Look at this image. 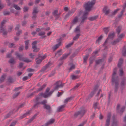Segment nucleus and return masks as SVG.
<instances>
[{
    "instance_id": "f257e3e1",
    "label": "nucleus",
    "mask_w": 126,
    "mask_h": 126,
    "mask_svg": "<svg viewBox=\"0 0 126 126\" xmlns=\"http://www.w3.org/2000/svg\"><path fill=\"white\" fill-rule=\"evenodd\" d=\"M95 2L96 0H93L91 2L89 1L84 4L83 7L85 9V10L83 15L80 18V25L83 24L87 19L89 12L91 10V8L94 5Z\"/></svg>"
},
{
    "instance_id": "f03ea898",
    "label": "nucleus",
    "mask_w": 126,
    "mask_h": 126,
    "mask_svg": "<svg viewBox=\"0 0 126 126\" xmlns=\"http://www.w3.org/2000/svg\"><path fill=\"white\" fill-rule=\"evenodd\" d=\"M117 68L114 69L113 73L112 74V82L113 84L115 83V92H117L118 88V85L119 82V79L117 76H116L115 75L117 73Z\"/></svg>"
},
{
    "instance_id": "7ed1b4c3",
    "label": "nucleus",
    "mask_w": 126,
    "mask_h": 126,
    "mask_svg": "<svg viewBox=\"0 0 126 126\" xmlns=\"http://www.w3.org/2000/svg\"><path fill=\"white\" fill-rule=\"evenodd\" d=\"M119 10V9H117L109 14L110 12V9H109L108 6H104L103 9V12L104 14V15L106 16L108 15L109 17H112L117 13L118 11Z\"/></svg>"
},
{
    "instance_id": "20e7f679",
    "label": "nucleus",
    "mask_w": 126,
    "mask_h": 126,
    "mask_svg": "<svg viewBox=\"0 0 126 126\" xmlns=\"http://www.w3.org/2000/svg\"><path fill=\"white\" fill-rule=\"evenodd\" d=\"M80 109V111H78L75 113L74 115V118H76L79 115L81 117H82L87 111V110L83 107H81Z\"/></svg>"
},
{
    "instance_id": "39448f33",
    "label": "nucleus",
    "mask_w": 126,
    "mask_h": 126,
    "mask_svg": "<svg viewBox=\"0 0 126 126\" xmlns=\"http://www.w3.org/2000/svg\"><path fill=\"white\" fill-rule=\"evenodd\" d=\"M47 100H44L40 102V104L43 105L44 109H46L48 113H50L51 111V107L50 105L47 104Z\"/></svg>"
},
{
    "instance_id": "423d86ee",
    "label": "nucleus",
    "mask_w": 126,
    "mask_h": 126,
    "mask_svg": "<svg viewBox=\"0 0 126 126\" xmlns=\"http://www.w3.org/2000/svg\"><path fill=\"white\" fill-rule=\"evenodd\" d=\"M39 12V11L37 7H35L33 9L32 12V18L35 21L36 20L37 17V14Z\"/></svg>"
},
{
    "instance_id": "0eeeda50",
    "label": "nucleus",
    "mask_w": 126,
    "mask_h": 126,
    "mask_svg": "<svg viewBox=\"0 0 126 126\" xmlns=\"http://www.w3.org/2000/svg\"><path fill=\"white\" fill-rule=\"evenodd\" d=\"M64 83H62V82L60 80L56 82L53 84V85L55 86L54 90L58 89L59 88L63 87L64 86Z\"/></svg>"
},
{
    "instance_id": "6e6552de",
    "label": "nucleus",
    "mask_w": 126,
    "mask_h": 126,
    "mask_svg": "<svg viewBox=\"0 0 126 126\" xmlns=\"http://www.w3.org/2000/svg\"><path fill=\"white\" fill-rule=\"evenodd\" d=\"M114 32L112 33H110L108 37L106 40L105 42H104L103 45V47H104V50H107L108 48L105 45L107 43V41L108 39H112L114 37ZM107 50H105V51H107Z\"/></svg>"
},
{
    "instance_id": "1a4fd4ad",
    "label": "nucleus",
    "mask_w": 126,
    "mask_h": 126,
    "mask_svg": "<svg viewBox=\"0 0 126 126\" xmlns=\"http://www.w3.org/2000/svg\"><path fill=\"white\" fill-rule=\"evenodd\" d=\"M54 90L50 91L48 93H41L39 94V96H42L44 98H47L50 96L53 92Z\"/></svg>"
},
{
    "instance_id": "9d476101",
    "label": "nucleus",
    "mask_w": 126,
    "mask_h": 126,
    "mask_svg": "<svg viewBox=\"0 0 126 126\" xmlns=\"http://www.w3.org/2000/svg\"><path fill=\"white\" fill-rule=\"evenodd\" d=\"M62 38H60L59 39L57 40V42L58 43L56 44L53 47V49L54 51L56 50L62 44Z\"/></svg>"
},
{
    "instance_id": "9b49d317",
    "label": "nucleus",
    "mask_w": 126,
    "mask_h": 126,
    "mask_svg": "<svg viewBox=\"0 0 126 126\" xmlns=\"http://www.w3.org/2000/svg\"><path fill=\"white\" fill-rule=\"evenodd\" d=\"M53 15L56 17V20L58 19L59 17V16L61 14V13H59L58 9L54 10L52 12Z\"/></svg>"
},
{
    "instance_id": "f8f14e48",
    "label": "nucleus",
    "mask_w": 126,
    "mask_h": 126,
    "mask_svg": "<svg viewBox=\"0 0 126 126\" xmlns=\"http://www.w3.org/2000/svg\"><path fill=\"white\" fill-rule=\"evenodd\" d=\"M51 64V63L50 62H49L45 66L42 67L40 71V72H44L50 66Z\"/></svg>"
},
{
    "instance_id": "ddd939ff",
    "label": "nucleus",
    "mask_w": 126,
    "mask_h": 126,
    "mask_svg": "<svg viewBox=\"0 0 126 126\" xmlns=\"http://www.w3.org/2000/svg\"><path fill=\"white\" fill-rule=\"evenodd\" d=\"M0 32L2 33L3 35H7V32L4 27H0Z\"/></svg>"
},
{
    "instance_id": "4468645a",
    "label": "nucleus",
    "mask_w": 126,
    "mask_h": 126,
    "mask_svg": "<svg viewBox=\"0 0 126 126\" xmlns=\"http://www.w3.org/2000/svg\"><path fill=\"white\" fill-rule=\"evenodd\" d=\"M111 117V114L110 113H108L107 116V119L106 121L105 126H109Z\"/></svg>"
},
{
    "instance_id": "2eb2a0df",
    "label": "nucleus",
    "mask_w": 126,
    "mask_h": 126,
    "mask_svg": "<svg viewBox=\"0 0 126 126\" xmlns=\"http://www.w3.org/2000/svg\"><path fill=\"white\" fill-rule=\"evenodd\" d=\"M65 104L62 105L59 107L57 108V112H62L64 110V108L65 107Z\"/></svg>"
},
{
    "instance_id": "dca6fc26",
    "label": "nucleus",
    "mask_w": 126,
    "mask_h": 126,
    "mask_svg": "<svg viewBox=\"0 0 126 126\" xmlns=\"http://www.w3.org/2000/svg\"><path fill=\"white\" fill-rule=\"evenodd\" d=\"M112 118L113 120L111 126H118L119 123L118 121L117 120H114L115 116L114 115L112 116Z\"/></svg>"
},
{
    "instance_id": "f3484780",
    "label": "nucleus",
    "mask_w": 126,
    "mask_h": 126,
    "mask_svg": "<svg viewBox=\"0 0 126 126\" xmlns=\"http://www.w3.org/2000/svg\"><path fill=\"white\" fill-rule=\"evenodd\" d=\"M15 55L16 56V58H18L20 60L22 61L23 58L22 57L23 55H21L17 52H15Z\"/></svg>"
},
{
    "instance_id": "a211bd4d",
    "label": "nucleus",
    "mask_w": 126,
    "mask_h": 126,
    "mask_svg": "<svg viewBox=\"0 0 126 126\" xmlns=\"http://www.w3.org/2000/svg\"><path fill=\"white\" fill-rule=\"evenodd\" d=\"M123 59L122 58H120L119 60L118 63L117 64L118 67L119 68H121L122 65L123 64Z\"/></svg>"
},
{
    "instance_id": "6ab92c4d",
    "label": "nucleus",
    "mask_w": 126,
    "mask_h": 126,
    "mask_svg": "<svg viewBox=\"0 0 126 126\" xmlns=\"http://www.w3.org/2000/svg\"><path fill=\"white\" fill-rule=\"evenodd\" d=\"M70 54L71 53L70 52L67 54H64L63 55L62 57L60 58V61H62L63 60L65 59L68 56L70 55Z\"/></svg>"
},
{
    "instance_id": "aec40b11",
    "label": "nucleus",
    "mask_w": 126,
    "mask_h": 126,
    "mask_svg": "<svg viewBox=\"0 0 126 126\" xmlns=\"http://www.w3.org/2000/svg\"><path fill=\"white\" fill-rule=\"evenodd\" d=\"M74 96H71L70 97L66 99L64 101V103L65 104H66L69 101H70L72 100L74 98Z\"/></svg>"
},
{
    "instance_id": "412c9836",
    "label": "nucleus",
    "mask_w": 126,
    "mask_h": 126,
    "mask_svg": "<svg viewBox=\"0 0 126 126\" xmlns=\"http://www.w3.org/2000/svg\"><path fill=\"white\" fill-rule=\"evenodd\" d=\"M15 110V109H13L12 110L10 111L6 115L5 117V118H8L13 113L14 111Z\"/></svg>"
},
{
    "instance_id": "4be33fe9",
    "label": "nucleus",
    "mask_w": 126,
    "mask_h": 126,
    "mask_svg": "<svg viewBox=\"0 0 126 126\" xmlns=\"http://www.w3.org/2000/svg\"><path fill=\"white\" fill-rule=\"evenodd\" d=\"M55 120L54 119H51L48 122L45 124V126H48L49 125L52 124L55 122Z\"/></svg>"
},
{
    "instance_id": "5701e85b",
    "label": "nucleus",
    "mask_w": 126,
    "mask_h": 126,
    "mask_svg": "<svg viewBox=\"0 0 126 126\" xmlns=\"http://www.w3.org/2000/svg\"><path fill=\"white\" fill-rule=\"evenodd\" d=\"M79 21L78 18L77 16H75L71 24L73 25L77 23Z\"/></svg>"
},
{
    "instance_id": "b1692460",
    "label": "nucleus",
    "mask_w": 126,
    "mask_h": 126,
    "mask_svg": "<svg viewBox=\"0 0 126 126\" xmlns=\"http://www.w3.org/2000/svg\"><path fill=\"white\" fill-rule=\"evenodd\" d=\"M80 29L79 26H77L75 29L74 32L76 33H80Z\"/></svg>"
},
{
    "instance_id": "393cba45",
    "label": "nucleus",
    "mask_w": 126,
    "mask_h": 126,
    "mask_svg": "<svg viewBox=\"0 0 126 126\" xmlns=\"http://www.w3.org/2000/svg\"><path fill=\"white\" fill-rule=\"evenodd\" d=\"M16 61H15L14 58L12 57L8 61V62L10 63L14 64L16 63Z\"/></svg>"
},
{
    "instance_id": "a878e982",
    "label": "nucleus",
    "mask_w": 126,
    "mask_h": 126,
    "mask_svg": "<svg viewBox=\"0 0 126 126\" xmlns=\"http://www.w3.org/2000/svg\"><path fill=\"white\" fill-rule=\"evenodd\" d=\"M39 112H38L36 114H35L34 116H33L32 118L30 119L27 122V123L29 124L35 118V117L38 114Z\"/></svg>"
},
{
    "instance_id": "bb28decb",
    "label": "nucleus",
    "mask_w": 126,
    "mask_h": 126,
    "mask_svg": "<svg viewBox=\"0 0 126 126\" xmlns=\"http://www.w3.org/2000/svg\"><path fill=\"white\" fill-rule=\"evenodd\" d=\"M110 28V27H107L103 28V30L106 34H107L109 32Z\"/></svg>"
},
{
    "instance_id": "cd10ccee",
    "label": "nucleus",
    "mask_w": 126,
    "mask_h": 126,
    "mask_svg": "<svg viewBox=\"0 0 126 126\" xmlns=\"http://www.w3.org/2000/svg\"><path fill=\"white\" fill-rule=\"evenodd\" d=\"M98 16H93L89 17L88 19L90 21H92L95 20L97 18Z\"/></svg>"
},
{
    "instance_id": "c85d7f7f",
    "label": "nucleus",
    "mask_w": 126,
    "mask_h": 126,
    "mask_svg": "<svg viewBox=\"0 0 126 126\" xmlns=\"http://www.w3.org/2000/svg\"><path fill=\"white\" fill-rule=\"evenodd\" d=\"M46 84H44L42 86H41L40 88H39L36 91L37 93H38L40 91L42 90L46 87Z\"/></svg>"
},
{
    "instance_id": "c756f323",
    "label": "nucleus",
    "mask_w": 126,
    "mask_h": 126,
    "mask_svg": "<svg viewBox=\"0 0 126 126\" xmlns=\"http://www.w3.org/2000/svg\"><path fill=\"white\" fill-rule=\"evenodd\" d=\"M80 35V33H77L76 35L73 37V41H76L78 39Z\"/></svg>"
},
{
    "instance_id": "7c9ffc66",
    "label": "nucleus",
    "mask_w": 126,
    "mask_h": 126,
    "mask_svg": "<svg viewBox=\"0 0 126 126\" xmlns=\"http://www.w3.org/2000/svg\"><path fill=\"white\" fill-rule=\"evenodd\" d=\"M102 38V35H101L98 37L97 39L96 40V43L99 44L101 42Z\"/></svg>"
},
{
    "instance_id": "2f4dec72",
    "label": "nucleus",
    "mask_w": 126,
    "mask_h": 126,
    "mask_svg": "<svg viewBox=\"0 0 126 126\" xmlns=\"http://www.w3.org/2000/svg\"><path fill=\"white\" fill-rule=\"evenodd\" d=\"M62 51V50L61 49L59 50L55 54V56H56L57 55V58L60 57L61 55H62V53H60V52H61Z\"/></svg>"
},
{
    "instance_id": "473e14b6",
    "label": "nucleus",
    "mask_w": 126,
    "mask_h": 126,
    "mask_svg": "<svg viewBox=\"0 0 126 126\" xmlns=\"http://www.w3.org/2000/svg\"><path fill=\"white\" fill-rule=\"evenodd\" d=\"M8 82L10 83H12L15 81L12 77H8L7 79Z\"/></svg>"
},
{
    "instance_id": "72a5a7b5",
    "label": "nucleus",
    "mask_w": 126,
    "mask_h": 126,
    "mask_svg": "<svg viewBox=\"0 0 126 126\" xmlns=\"http://www.w3.org/2000/svg\"><path fill=\"white\" fill-rule=\"evenodd\" d=\"M22 61L27 63L30 62H32V60H30L27 58H23Z\"/></svg>"
},
{
    "instance_id": "f704fd0d",
    "label": "nucleus",
    "mask_w": 126,
    "mask_h": 126,
    "mask_svg": "<svg viewBox=\"0 0 126 126\" xmlns=\"http://www.w3.org/2000/svg\"><path fill=\"white\" fill-rule=\"evenodd\" d=\"M6 76V75L5 74L1 76L0 79V81L1 83H2L4 81Z\"/></svg>"
},
{
    "instance_id": "c9c22d12",
    "label": "nucleus",
    "mask_w": 126,
    "mask_h": 126,
    "mask_svg": "<svg viewBox=\"0 0 126 126\" xmlns=\"http://www.w3.org/2000/svg\"><path fill=\"white\" fill-rule=\"evenodd\" d=\"M71 79L72 80H75L79 78L77 76H76L74 75H72L71 76Z\"/></svg>"
},
{
    "instance_id": "e433bc0d",
    "label": "nucleus",
    "mask_w": 126,
    "mask_h": 126,
    "mask_svg": "<svg viewBox=\"0 0 126 126\" xmlns=\"http://www.w3.org/2000/svg\"><path fill=\"white\" fill-rule=\"evenodd\" d=\"M125 36V35L124 33H121L118 36V38L117 39H119V41L121 40V39L124 38Z\"/></svg>"
},
{
    "instance_id": "4c0bfd02",
    "label": "nucleus",
    "mask_w": 126,
    "mask_h": 126,
    "mask_svg": "<svg viewBox=\"0 0 126 126\" xmlns=\"http://www.w3.org/2000/svg\"><path fill=\"white\" fill-rule=\"evenodd\" d=\"M37 43V41H34L32 43V48L33 49L36 48L37 47L36 44Z\"/></svg>"
},
{
    "instance_id": "58836bf2",
    "label": "nucleus",
    "mask_w": 126,
    "mask_h": 126,
    "mask_svg": "<svg viewBox=\"0 0 126 126\" xmlns=\"http://www.w3.org/2000/svg\"><path fill=\"white\" fill-rule=\"evenodd\" d=\"M119 42V39H117L115 40L111 43V44L113 45H115L116 44Z\"/></svg>"
},
{
    "instance_id": "ea45409f",
    "label": "nucleus",
    "mask_w": 126,
    "mask_h": 126,
    "mask_svg": "<svg viewBox=\"0 0 126 126\" xmlns=\"http://www.w3.org/2000/svg\"><path fill=\"white\" fill-rule=\"evenodd\" d=\"M96 64V65H98L101 64L102 62V59H100L95 61Z\"/></svg>"
},
{
    "instance_id": "a19ab883",
    "label": "nucleus",
    "mask_w": 126,
    "mask_h": 126,
    "mask_svg": "<svg viewBox=\"0 0 126 126\" xmlns=\"http://www.w3.org/2000/svg\"><path fill=\"white\" fill-rule=\"evenodd\" d=\"M25 104V103H23L21 104L18 106L17 108V110L16 111H17L19 108L23 107L24 106Z\"/></svg>"
},
{
    "instance_id": "79ce46f5",
    "label": "nucleus",
    "mask_w": 126,
    "mask_h": 126,
    "mask_svg": "<svg viewBox=\"0 0 126 126\" xmlns=\"http://www.w3.org/2000/svg\"><path fill=\"white\" fill-rule=\"evenodd\" d=\"M3 14L4 16L9 15L10 14V12L9 11H5L3 12Z\"/></svg>"
},
{
    "instance_id": "37998d69",
    "label": "nucleus",
    "mask_w": 126,
    "mask_h": 126,
    "mask_svg": "<svg viewBox=\"0 0 126 126\" xmlns=\"http://www.w3.org/2000/svg\"><path fill=\"white\" fill-rule=\"evenodd\" d=\"M95 93V92L94 91H93L91 92L88 96V98H89L92 97Z\"/></svg>"
},
{
    "instance_id": "c03bdc74",
    "label": "nucleus",
    "mask_w": 126,
    "mask_h": 126,
    "mask_svg": "<svg viewBox=\"0 0 126 126\" xmlns=\"http://www.w3.org/2000/svg\"><path fill=\"white\" fill-rule=\"evenodd\" d=\"M89 56V54H86L84 57V63H86V61L87 60Z\"/></svg>"
},
{
    "instance_id": "a18cd8bd",
    "label": "nucleus",
    "mask_w": 126,
    "mask_h": 126,
    "mask_svg": "<svg viewBox=\"0 0 126 126\" xmlns=\"http://www.w3.org/2000/svg\"><path fill=\"white\" fill-rule=\"evenodd\" d=\"M13 7L15 8L16 10H20L21 8L18 5L14 4L13 5Z\"/></svg>"
},
{
    "instance_id": "49530a36",
    "label": "nucleus",
    "mask_w": 126,
    "mask_h": 126,
    "mask_svg": "<svg viewBox=\"0 0 126 126\" xmlns=\"http://www.w3.org/2000/svg\"><path fill=\"white\" fill-rule=\"evenodd\" d=\"M15 44L13 43H10L9 45V47L10 48H12L13 47L16 48V46H15Z\"/></svg>"
},
{
    "instance_id": "de8ad7c7",
    "label": "nucleus",
    "mask_w": 126,
    "mask_h": 126,
    "mask_svg": "<svg viewBox=\"0 0 126 126\" xmlns=\"http://www.w3.org/2000/svg\"><path fill=\"white\" fill-rule=\"evenodd\" d=\"M94 59V56H93V57H90V64H92L93 62V61Z\"/></svg>"
},
{
    "instance_id": "09e8293b",
    "label": "nucleus",
    "mask_w": 126,
    "mask_h": 126,
    "mask_svg": "<svg viewBox=\"0 0 126 126\" xmlns=\"http://www.w3.org/2000/svg\"><path fill=\"white\" fill-rule=\"evenodd\" d=\"M125 107H122L121 109V110H120V112H119L120 113V115H121L123 113L125 109Z\"/></svg>"
},
{
    "instance_id": "8fccbe9b",
    "label": "nucleus",
    "mask_w": 126,
    "mask_h": 126,
    "mask_svg": "<svg viewBox=\"0 0 126 126\" xmlns=\"http://www.w3.org/2000/svg\"><path fill=\"white\" fill-rule=\"evenodd\" d=\"M7 22L6 20H3L1 22L0 27H4L5 23Z\"/></svg>"
},
{
    "instance_id": "3c124183",
    "label": "nucleus",
    "mask_w": 126,
    "mask_h": 126,
    "mask_svg": "<svg viewBox=\"0 0 126 126\" xmlns=\"http://www.w3.org/2000/svg\"><path fill=\"white\" fill-rule=\"evenodd\" d=\"M35 103L34 105L33 106V108H37L38 107V105L40 104V102H38L37 103Z\"/></svg>"
},
{
    "instance_id": "603ef678",
    "label": "nucleus",
    "mask_w": 126,
    "mask_h": 126,
    "mask_svg": "<svg viewBox=\"0 0 126 126\" xmlns=\"http://www.w3.org/2000/svg\"><path fill=\"white\" fill-rule=\"evenodd\" d=\"M124 72L123 71V69L121 68L119 70V75L120 76H122Z\"/></svg>"
},
{
    "instance_id": "864d4df0",
    "label": "nucleus",
    "mask_w": 126,
    "mask_h": 126,
    "mask_svg": "<svg viewBox=\"0 0 126 126\" xmlns=\"http://www.w3.org/2000/svg\"><path fill=\"white\" fill-rule=\"evenodd\" d=\"M72 12H68L65 15L64 17V19H66L67 18L69 17V16L72 14Z\"/></svg>"
},
{
    "instance_id": "5fc2aeb1",
    "label": "nucleus",
    "mask_w": 126,
    "mask_h": 126,
    "mask_svg": "<svg viewBox=\"0 0 126 126\" xmlns=\"http://www.w3.org/2000/svg\"><path fill=\"white\" fill-rule=\"evenodd\" d=\"M22 33V30H18V31L16 32V34L17 36H19L20 34Z\"/></svg>"
},
{
    "instance_id": "6e6d98bb",
    "label": "nucleus",
    "mask_w": 126,
    "mask_h": 126,
    "mask_svg": "<svg viewBox=\"0 0 126 126\" xmlns=\"http://www.w3.org/2000/svg\"><path fill=\"white\" fill-rule=\"evenodd\" d=\"M74 43V42H72L71 43L67 45H66V47L67 48H68L69 47H70L71 46H72L73 44Z\"/></svg>"
},
{
    "instance_id": "4d7b16f0",
    "label": "nucleus",
    "mask_w": 126,
    "mask_h": 126,
    "mask_svg": "<svg viewBox=\"0 0 126 126\" xmlns=\"http://www.w3.org/2000/svg\"><path fill=\"white\" fill-rule=\"evenodd\" d=\"M40 99L39 97H37L36 98L35 100H33V101L35 103H37L38 102H40L39 101Z\"/></svg>"
},
{
    "instance_id": "13d9d810",
    "label": "nucleus",
    "mask_w": 126,
    "mask_h": 126,
    "mask_svg": "<svg viewBox=\"0 0 126 126\" xmlns=\"http://www.w3.org/2000/svg\"><path fill=\"white\" fill-rule=\"evenodd\" d=\"M121 29V28H120L119 26H118L117 28L116 31L118 34H119L120 33Z\"/></svg>"
},
{
    "instance_id": "bf43d9fd",
    "label": "nucleus",
    "mask_w": 126,
    "mask_h": 126,
    "mask_svg": "<svg viewBox=\"0 0 126 126\" xmlns=\"http://www.w3.org/2000/svg\"><path fill=\"white\" fill-rule=\"evenodd\" d=\"M20 26L19 24H18L16 25L15 28V29L16 30H18L20 27Z\"/></svg>"
},
{
    "instance_id": "052dcab7",
    "label": "nucleus",
    "mask_w": 126,
    "mask_h": 126,
    "mask_svg": "<svg viewBox=\"0 0 126 126\" xmlns=\"http://www.w3.org/2000/svg\"><path fill=\"white\" fill-rule=\"evenodd\" d=\"M75 65L74 64H72L70 67V68L69 69V70L70 71L72 69H74L75 68Z\"/></svg>"
},
{
    "instance_id": "680f3d73",
    "label": "nucleus",
    "mask_w": 126,
    "mask_h": 126,
    "mask_svg": "<svg viewBox=\"0 0 126 126\" xmlns=\"http://www.w3.org/2000/svg\"><path fill=\"white\" fill-rule=\"evenodd\" d=\"M27 71L28 72H34V71L35 70L34 69H32L31 68H28L27 69Z\"/></svg>"
},
{
    "instance_id": "e2e57ef3",
    "label": "nucleus",
    "mask_w": 126,
    "mask_h": 126,
    "mask_svg": "<svg viewBox=\"0 0 126 126\" xmlns=\"http://www.w3.org/2000/svg\"><path fill=\"white\" fill-rule=\"evenodd\" d=\"M17 122V121H15L12 122L9 126H15Z\"/></svg>"
},
{
    "instance_id": "0e129e2a",
    "label": "nucleus",
    "mask_w": 126,
    "mask_h": 126,
    "mask_svg": "<svg viewBox=\"0 0 126 126\" xmlns=\"http://www.w3.org/2000/svg\"><path fill=\"white\" fill-rule=\"evenodd\" d=\"M80 85V84L79 83H78L72 89L73 90H75L76 88H78L79 86Z\"/></svg>"
},
{
    "instance_id": "69168bd1",
    "label": "nucleus",
    "mask_w": 126,
    "mask_h": 126,
    "mask_svg": "<svg viewBox=\"0 0 126 126\" xmlns=\"http://www.w3.org/2000/svg\"><path fill=\"white\" fill-rule=\"evenodd\" d=\"M20 92H18L17 93L13 95V98H15L17 97L19 94H20Z\"/></svg>"
},
{
    "instance_id": "338daca9",
    "label": "nucleus",
    "mask_w": 126,
    "mask_h": 126,
    "mask_svg": "<svg viewBox=\"0 0 126 126\" xmlns=\"http://www.w3.org/2000/svg\"><path fill=\"white\" fill-rule=\"evenodd\" d=\"M120 104H118L116 108V110L118 112H119V108H120Z\"/></svg>"
},
{
    "instance_id": "774afa93",
    "label": "nucleus",
    "mask_w": 126,
    "mask_h": 126,
    "mask_svg": "<svg viewBox=\"0 0 126 126\" xmlns=\"http://www.w3.org/2000/svg\"><path fill=\"white\" fill-rule=\"evenodd\" d=\"M13 28V26H10L8 28V32H11V31L12 30Z\"/></svg>"
}]
</instances>
